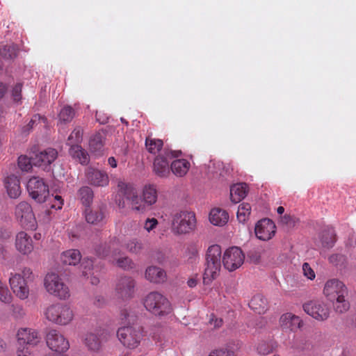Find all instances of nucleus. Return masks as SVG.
Returning a JSON list of instances; mask_svg holds the SVG:
<instances>
[{"label":"nucleus","instance_id":"423d86ee","mask_svg":"<svg viewBox=\"0 0 356 356\" xmlns=\"http://www.w3.org/2000/svg\"><path fill=\"white\" fill-rule=\"evenodd\" d=\"M47 291L60 299H66L70 296L68 287L64 284L60 276L54 273L47 274L44 280Z\"/></svg>","mask_w":356,"mask_h":356},{"label":"nucleus","instance_id":"37998d69","mask_svg":"<svg viewBox=\"0 0 356 356\" xmlns=\"http://www.w3.org/2000/svg\"><path fill=\"white\" fill-rule=\"evenodd\" d=\"M83 138V129L81 127H76L67 139V144L74 145L80 143Z\"/></svg>","mask_w":356,"mask_h":356},{"label":"nucleus","instance_id":"4c0bfd02","mask_svg":"<svg viewBox=\"0 0 356 356\" xmlns=\"http://www.w3.org/2000/svg\"><path fill=\"white\" fill-rule=\"evenodd\" d=\"M76 115V111L71 106H64L60 111L58 118L60 123L66 124L72 122Z\"/></svg>","mask_w":356,"mask_h":356},{"label":"nucleus","instance_id":"f704fd0d","mask_svg":"<svg viewBox=\"0 0 356 356\" xmlns=\"http://www.w3.org/2000/svg\"><path fill=\"white\" fill-rule=\"evenodd\" d=\"M84 343L92 351H98L101 348V340L98 333L89 332L86 334Z\"/></svg>","mask_w":356,"mask_h":356},{"label":"nucleus","instance_id":"c03bdc74","mask_svg":"<svg viewBox=\"0 0 356 356\" xmlns=\"http://www.w3.org/2000/svg\"><path fill=\"white\" fill-rule=\"evenodd\" d=\"M275 347V344L273 341H263L258 344L257 350L259 354L266 355L272 353Z\"/></svg>","mask_w":356,"mask_h":356},{"label":"nucleus","instance_id":"393cba45","mask_svg":"<svg viewBox=\"0 0 356 356\" xmlns=\"http://www.w3.org/2000/svg\"><path fill=\"white\" fill-rule=\"evenodd\" d=\"M5 187L10 198L16 199L21 195L20 181L15 175H10L5 178Z\"/></svg>","mask_w":356,"mask_h":356},{"label":"nucleus","instance_id":"c9c22d12","mask_svg":"<svg viewBox=\"0 0 356 356\" xmlns=\"http://www.w3.org/2000/svg\"><path fill=\"white\" fill-rule=\"evenodd\" d=\"M94 197V193L91 188L89 186H82L78 191V197L81 201L82 204L86 207L89 208Z\"/></svg>","mask_w":356,"mask_h":356},{"label":"nucleus","instance_id":"0e129e2a","mask_svg":"<svg viewBox=\"0 0 356 356\" xmlns=\"http://www.w3.org/2000/svg\"><path fill=\"white\" fill-rule=\"evenodd\" d=\"M197 284V280L195 277H191L188 279L187 282V284L189 287L193 288L195 287Z\"/></svg>","mask_w":356,"mask_h":356},{"label":"nucleus","instance_id":"49530a36","mask_svg":"<svg viewBox=\"0 0 356 356\" xmlns=\"http://www.w3.org/2000/svg\"><path fill=\"white\" fill-rule=\"evenodd\" d=\"M12 299L13 296L8 286L0 280V301L5 304H10Z\"/></svg>","mask_w":356,"mask_h":356},{"label":"nucleus","instance_id":"f257e3e1","mask_svg":"<svg viewBox=\"0 0 356 356\" xmlns=\"http://www.w3.org/2000/svg\"><path fill=\"white\" fill-rule=\"evenodd\" d=\"M323 293L332 302L337 313L343 314L349 309L350 303L346 299L348 288L341 281L337 279L327 280L324 286Z\"/></svg>","mask_w":356,"mask_h":356},{"label":"nucleus","instance_id":"5701e85b","mask_svg":"<svg viewBox=\"0 0 356 356\" xmlns=\"http://www.w3.org/2000/svg\"><path fill=\"white\" fill-rule=\"evenodd\" d=\"M16 249L23 254L31 253L33 249V241L25 232H19L15 237Z\"/></svg>","mask_w":356,"mask_h":356},{"label":"nucleus","instance_id":"cd10ccee","mask_svg":"<svg viewBox=\"0 0 356 356\" xmlns=\"http://www.w3.org/2000/svg\"><path fill=\"white\" fill-rule=\"evenodd\" d=\"M60 261L64 265L76 266L81 260V254L79 250L71 249L63 252L60 254Z\"/></svg>","mask_w":356,"mask_h":356},{"label":"nucleus","instance_id":"13d9d810","mask_svg":"<svg viewBox=\"0 0 356 356\" xmlns=\"http://www.w3.org/2000/svg\"><path fill=\"white\" fill-rule=\"evenodd\" d=\"M330 263L335 266H338L340 263H343L345 260L343 255L341 254H334L329 257Z\"/></svg>","mask_w":356,"mask_h":356},{"label":"nucleus","instance_id":"473e14b6","mask_svg":"<svg viewBox=\"0 0 356 356\" xmlns=\"http://www.w3.org/2000/svg\"><path fill=\"white\" fill-rule=\"evenodd\" d=\"M322 246L325 248H331L336 242V234L332 227L325 228L321 235Z\"/></svg>","mask_w":356,"mask_h":356},{"label":"nucleus","instance_id":"a18cd8bd","mask_svg":"<svg viewBox=\"0 0 356 356\" xmlns=\"http://www.w3.org/2000/svg\"><path fill=\"white\" fill-rule=\"evenodd\" d=\"M33 163L32 162V159L31 157H28L26 155H21L18 158V166L19 168L24 172H29L31 170Z\"/></svg>","mask_w":356,"mask_h":356},{"label":"nucleus","instance_id":"f03ea898","mask_svg":"<svg viewBox=\"0 0 356 356\" xmlns=\"http://www.w3.org/2000/svg\"><path fill=\"white\" fill-rule=\"evenodd\" d=\"M95 252L99 257L106 258L110 262L124 270H129L134 268V264L127 256L121 257L120 241L114 237L108 243L98 245L95 248Z\"/></svg>","mask_w":356,"mask_h":356},{"label":"nucleus","instance_id":"09e8293b","mask_svg":"<svg viewBox=\"0 0 356 356\" xmlns=\"http://www.w3.org/2000/svg\"><path fill=\"white\" fill-rule=\"evenodd\" d=\"M22 84L21 83H17L13 88L11 95L15 102H20L22 99Z\"/></svg>","mask_w":356,"mask_h":356},{"label":"nucleus","instance_id":"ea45409f","mask_svg":"<svg viewBox=\"0 0 356 356\" xmlns=\"http://www.w3.org/2000/svg\"><path fill=\"white\" fill-rule=\"evenodd\" d=\"M145 146L150 154H156L162 149L163 142L162 140L152 138L148 136L145 139Z\"/></svg>","mask_w":356,"mask_h":356},{"label":"nucleus","instance_id":"052dcab7","mask_svg":"<svg viewBox=\"0 0 356 356\" xmlns=\"http://www.w3.org/2000/svg\"><path fill=\"white\" fill-rule=\"evenodd\" d=\"M38 118L37 115H35L34 116V118H32L29 122L27 124V125L24 126L23 128H22V132L23 134H27L29 133V131L33 129L35 122H36V118Z\"/></svg>","mask_w":356,"mask_h":356},{"label":"nucleus","instance_id":"603ef678","mask_svg":"<svg viewBox=\"0 0 356 356\" xmlns=\"http://www.w3.org/2000/svg\"><path fill=\"white\" fill-rule=\"evenodd\" d=\"M17 356H32V348L18 346L17 349Z\"/></svg>","mask_w":356,"mask_h":356},{"label":"nucleus","instance_id":"69168bd1","mask_svg":"<svg viewBox=\"0 0 356 356\" xmlns=\"http://www.w3.org/2000/svg\"><path fill=\"white\" fill-rule=\"evenodd\" d=\"M108 163L112 168H116L117 167V161L113 156H111L108 159Z\"/></svg>","mask_w":356,"mask_h":356},{"label":"nucleus","instance_id":"bb28decb","mask_svg":"<svg viewBox=\"0 0 356 356\" xmlns=\"http://www.w3.org/2000/svg\"><path fill=\"white\" fill-rule=\"evenodd\" d=\"M69 154L74 159L81 165H87L89 163V155L80 145H71L69 149Z\"/></svg>","mask_w":356,"mask_h":356},{"label":"nucleus","instance_id":"6e6d98bb","mask_svg":"<svg viewBox=\"0 0 356 356\" xmlns=\"http://www.w3.org/2000/svg\"><path fill=\"white\" fill-rule=\"evenodd\" d=\"M186 253L188 255V259L193 262V260L195 261L197 257L198 250L195 245H191L188 247Z\"/></svg>","mask_w":356,"mask_h":356},{"label":"nucleus","instance_id":"f8f14e48","mask_svg":"<svg viewBox=\"0 0 356 356\" xmlns=\"http://www.w3.org/2000/svg\"><path fill=\"white\" fill-rule=\"evenodd\" d=\"M195 213L181 211L173 216L172 229L177 234H184L191 230L195 225Z\"/></svg>","mask_w":356,"mask_h":356},{"label":"nucleus","instance_id":"5fc2aeb1","mask_svg":"<svg viewBox=\"0 0 356 356\" xmlns=\"http://www.w3.org/2000/svg\"><path fill=\"white\" fill-rule=\"evenodd\" d=\"M22 277L26 280V282H30L33 280L34 275L33 271L30 268H24L22 271Z\"/></svg>","mask_w":356,"mask_h":356},{"label":"nucleus","instance_id":"6ab92c4d","mask_svg":"<svg viewBox=\"0 0 356 356\" xmlns=\"http://www.w3.org/2000/svg\"><path fill=\"white\" fill-rule=\"evenodd\" d=\"M86 178L89 184L97 187H105L109 184V177L106 171L92 167L86 169Z\"/></svg>","mask_w":356,"mask_h":356},{"label":"nucleus","instance_id":"9d476101","mask_svg":"<svg viewBox=\"0 0 356 356\" xmlns=\"http://www.w3.org/2000/svg\"><path fill=\"white\" fill-rule=\"evenodd\" d=\"M180 151H172L164 149L163 152L159 154L154 161L153 170L154 173L160 177H167L170 172L169 159L180 156Z\"/></svg>","mask_w":356,"mask_h":356},{"label":"nucleus","instance_id":"8fccbe9b","mask_svg":"<svg viewBox=\"0 0 356 356\" xmlns=\"http://www.w3.org/2000/svg\"><path fill=\"white\" fill-rule=\"evenodd\" d=\"M209 356H236L233 350L227 348L216 349L210 353Z\"/></svg>","mask_w":356,"mask_h":356},{"label":"nucleus","instance_id":"1a4fd4ad","mask_svg":"<svg viewBox=\"0 0 356 356\" xmlns=\"http://www.w3.org/2000/svg\"><path fill=\"white\" fill-rule=\"evenodd\" d=\"M15 215L24 228L31 230L36 229V220L32 207L28 202H19L15 207Z\"/></svg>","mask_w":356,"mask_h":356},{"label":"nucleus","instance_id":"3c124183","mask_svg":"<svg viewBox=\"0 0 356 356\" xmlns=\"http://www.w3.org/2000/svg\"><path fill=\"white\" fill-rule=\"evenodd\" d=\"M302 271L304 275L311 280H314L316 277L314 271L307 262L302 264Z\"/></svg>","mask_w":356,"mask_h":356},{"label":"nucleus","instance_id":"e2e57ef3","mask_svg":"<svg viewBox=\"0 0 356 356\" xmlns=\"http://www.w3.org/2000/svg\"><path fill=\"white\" fill-rule=\"evenodd\" d=\"M8 90V86L6 83H0V99L4 96Z\"/></svg>","mask_w":356,"mask_h":356},{"label":"nucleus","instance_id":"f3484780","mask_svg":"<svg viewBox=\"0 0 356 356\" xmlns=\"http://www.w3.org/2000/svg\"><path fill=\"white\" fill-rule=\"evenodd\" d=\"M276 232V226L273 220L264 218L259 220L254 228L255 235L261 241H268L273 238Z\"/></svg>","mask_w":356,"mask_h":356},{"label":"nucleus","instance_id":"c85d7f7f","mask_svg":"<svg viewBox=\"0 0 356 356\" xmlns=\"http://www.w3.org/2000/svg\"><path fill=\"white\" fill-rule=\"evenodd\" d=\"M229 220L227 212L220 208L211 209L209 213V220L211 224L216 226H223Z\"/></svg>","mask_w":356,"mask_h":356},{"label":"nucleus","instance_id":"2f4dec72","mask_svg":"<svg viewBox=\"0 0 356 356\" xmlns=\"http://www.w3.org/2000/svg\"><path fill=\"white\" fill-rule=\"evenodd\" d=\"M145 277L151 282L161 283L166 279L165 272L159 267L150 266L146 269Z\"/></svg>","mask_w":356,"mask_h":356},{"label":"nucleus","instance_id":"6e6552de","mask_svg":"<svg viewBox=\"0 0 356 356\" xmlns=\"http://www.w3.org/2000/svg\"><path fill=\"white\" fill-rule=\"evenodd\" d=\"M117 336L124 346L135 348L143 339L142 329L139 326L122 327L118 329Z\"/></svg>","mask_w":356,"mask_h":356},{"label":"nucleus","instance_id":"aec40b11","mask_svg":"<svg viewBox=\"0 0 356 356\" xmlns=\"http://www.w3.org/2000/svg\"><path fill=\"white\" fill-rule=\"evenodd\" d=\"M135 289L134 280L128 276L120 277L116 283L115 291L122 299L130 298L134 296Z\"/></svg>","mask_w":356,"mask_h":356},{"label":"nucleus","instance_id":"e433bc0d","mask_svg":"<svg viewBox=\"0 0 356 356\" xmlns=\"http://www.w3.org/2000/svg\"><path fill=\"white\" fill-rule=\"evenodd\" d=\"M143 200L142 202L147 205L154 204L157 200V191L156 186L154 185H147L144 187L143 193Z\"/></svg>","mask_w":356,"mask_h":356},{"label":"nucleus","instance_id":"c756f323","mask_svg":"<svg viewBox=\"0 0 356 356\" xmlns=\"http://www.w3.org/2000/svg\"><path fill=\"white\" fill-rule=\"evenodd\" d=\"M248 186L245 183H238L230 187V198L234 203H238L245 197Z\"/></svg>","mask_w":356,"mask_h":356},{"label":"nucleus","instance_id":"ddd939ff","mask_svg":"<svg viewBox=\"0 0 356 356\" xmlns=\"http://www.w3.org/2000/svg\"><path fill=\"white\" fill-rule=\"evenodd\" d=\"M304 311L318 321H325L330 316V309L323 301L311 300L303 305Z\"/></svg>","mask_w":356,"mask_h":356},{"label":"nucleus","instance_id":"72a5a7b5","mask_svg":"<svg viewBox=\"0 0 356 356\" xmlns=\"http://www.w3.org/2000/svg\"><path fill=\"white\" fill-rule=\"evenodd\" d=\"M190 165L189 161L186 159H177L172 163L170 170L176 176L183 177L188 171Z\"/></svg>","mask_w":356,"mask_h":356},{"label":"nucleus","instance_id":"dca6fc26","mask_svg":"<svg viewBox=\"0 0 356 356\" xmlns=\"http://www.w3.org/2000/svg\"><path fill=\"white\" fill-rule=\"evenodd\" d=\"M118 187L119 191L124 197L131 202L133 209L142 211L145 209L141 204L142 200L138 196L136 188L132 184L124 181H119Z\"/></svg>","mask_w":356,"mask_h":356},{"label":"nucleus","instance_id":"412c9836","mask_svg":"<svg viewBox=\"0 0 356 356\" xmlns=\"http://www.w3.org/2000/svg\"><path fill=\"white\" fill-rule=\"evenodd\" d=\"M18 346L34 347L40 341L38 333L31 328H21L17 334Z\"/></svg>","mask_w":356,"mask_h":356},{"label":"nucleus","instance_id":"9b49d317","mask_svg":"<svg viewBox=\"0 0 356 356\" xmlns=\"http://www.w3.org/2000/svg\"><path fill=\"white\" fill-rule=\"evenodd\" d=\"M29 195L37 202H45L49 195V186L43 179L39 177H33L29 179L26 185Z\"/></svg>","mask_w":356,"mask_h":356},{"label":"nucleus","instance_id":"a211bd4d","mask_svg":"<svg viewBox=\"0 0 356 356\" xmlns=\"http://www.w3.org/2000/svg\"><path fill=\"white\" fill-rule=\"evenodd\" d=\"M9 282L13 293L19 299L25 300L29 297V288L28 286V282L22 277L21 274L11 273Z\"/></svg>","mask_w":356,"mask_h":356},{"label":"nucleus","instance_id":"a19ab883","mask_svg":"<svg viewBox=\"0 0 356 356\" xmlns=\"http://www.w3.org/2000/svg\"><path fill=\"white\" fill-rule=\"evenodd\" d=\"M251 212V207L248 203H242L238 206L236 217L240 222H245Z\"/></svg>","mask_w":356,"mask_h":356},{"label":"nucleus","instance_id":"4be33fe9","mask_svg":"<svg viewBox=\"0 0 356 356\" xmlns=\"http://www.w3.org/2000/svg\"><path fill=\"white\" fill-rule=\"evenodd\" d=\"M82 275L89 278L90 276V282L93 285H97L99 282V267H94V261L92 259L85 258L81 264Z\"/></svg>","mask_w":356,"mask_h":356},{"label":"nucleus","instance_id":"7c9ffc66","mask_svg":"<svg viewBox=\"0 0 356 356\" xmlns=\"http://www.w3.org/2000/svg\"><path fill=\"white\" fill-rule=\"evenodd\" d=\"M248 305L251 309L259 314H264L268 309L267 300L261 294L254 296Z\"/></svg>","mask_w":356,"mask_h":356},{"label":"nucleus","instance_id":"58836bf2","mask_svg":"<svg viewBox=\"0 0 356 356\" xmlns=\"http://www.w3.org/2000/svg\"><path fill=\"white\" fill-rule=\"evenodd\" d=\"M104 136L102 133H96L93 135L89 141L90 149L92 152L100 153L104 147Z\"/></svg>","mask_w":356,"mask_h":356},{"label":"nucleus","instance_id":"bf43d9fd","mask_svg":"<svg viewBox=\"0 0 356 356\" xmlns=\"http://www.w3.org/2000/svg\"><path fill=\"white\" fill-rule=\"evenodd\" d=\"M12 309L15 318H22L25 314L23 307L19 305H13Z\"/></svg>","mask_w":356,"mask_h":356},{"label":"nucleus","instance_id":"774afa93","mask_svg":"<svg viewBox=\"0 0 356 356\" xmlns=\"http://www.w3.org/2000/svg\"><path fill=\"white\" fill-rule=\"evenodd\" d=\"M277 213H279L280 215H282L284 213V208L283 207H279L277 209Z\"/></svg>","mask_w":356,"mask_h":356},{"label":"nucleus","instance_id":"4d7b16f0","mask_svg":"<svg viewBox=\"0 0 356 356\" xmlns=\"http://www.w3.org/2000/svg\"><path fill=\"white\" fill-rule=\"evenodd\" d=\"M158 225V220L154 218H147L145 222L144 228L148 232L153 230Z\"/></svg>","mask_w":356,"mask_h":356},{"label":"nucleus","instance_id":"338daca9","mask_svg":"<svg viewBox=\"0 0 356 356\" xmlns=\"http://www.w3.org/2000/svg\"><path fill=\"white\" fill-rule=\"evenodd\" d=\"M63 204V202L54 201V202L51 205V208L55 209H60L62 208Z\"/></svg>","mask_w":356,"mask_h":356},{"label":"nucleus","instance_id":"20e7f679","mask_svg":"<svg viewBox=\"0 0 356 356\" xmlns=\"http://www.w3.org/2000/svg\"><path fill=\"white\" fill-rule=\"evenodd\" d=\"M143 304L145 309L155 316H165L172 312V306L168 298L156 291L149 293Z\"/></svg>","mask_w":356,"mask_h":356},{"label":"nucleus","instance_id":"79ce46f5","mask_svg":"<svg viewBox=\"0 0 356 356\" xmlns=\"http://www.w3.org/2000/svg\"><path fill=\"white\" fill-rule=\"evenodd\" d=\"M126 249L132 254H139L143 249V244L140 240L132 238L125 243Z\"/></svg>","mask_w":356,"mask_h":356},{"label":"nucleus","instance_id":"a878e982","mask_svg":"<svg viewBox=\"0 0 356 356\" xmlns=\"http://www.w3.org/2000/svg\"><path fill=\"white\" fill-rule=\"evenodd\" d=\"M85 218L88 223L99 225L104 222L105 216L100 207H89L85 210Z\"/></svg>","mask_w":356,"mask_h":356},{"label":"nucleus","instance_id":"7ed1b4c3","mask_svg":"<svg viewBox=\"0 0 356 356\" xmlns=\"http://www.w3.org/2000/svg\"><path fill=\"white\" fill-rule=\"evenodd\" d=\"M221 268V248L218 245H211L206 254V268L204 282L208 284L218 276Z\"/></svg>","mask_w":356,"mask_h":356},{"label":"nucleus","instance_id":"39448f33","mask_svg":"<svg viewBox=\"0 0 356 356\" xmlns=\"http://www.w3.org/2000/svg\"><path fill=\"white\" fill-rule=\"evenodd\" d=\"M44 316L54 323L66 325L72 321L74 313L69 305L58 303L48 307L44 312Z\"/></svg>","mask_w":356,"mask_h":356},{"label":"nucleus","instance_id":"2eb2a0df","mask_svg":"<svg viewBox=\"0 0 356 356\" xmlns=\"http://www.w3.org/2000/svg\"><path fill=\"white\" fill-rule=\"evenodd\" d=\"M46 341L48 347L55 352L65 353L70 348L68 340L56 330H51L47 333Z\"/></svg>","mask_w":356,"mask_h":356},{"label":"nucleus","instance_id":"4468645a","mask_svg":"<svg viewBox=\"0 0 356 356\" xmlns=\"http://www.w3.org/2000/svg\"><path fill=\"white\" fill-rule=\"evenodd\" d=\"M244 259L245 256L241 249L234 246L225 252L222 262L227 270L234 271L243 264Z\"/></svg>","mask_w":356,"mask_h":356},{"label":"nucleus","instance_id":"0eeeda50","mask_svg":"<svg viewBox=\"0 0 356 356\" xmlns=\"http://www.w3.org/2000/svg\"><path fill=\"white\" fill-rule=\"evenodd\" d=\"M36 149L35 147L31 149V159L33 165L44 171H50L51 164L58 156V152L51 147L43 150Z\"/></svg>","mask_w":356,"mask_h":356},{"label":"nucleus","instance_id":"b1692460","mask_svg":"<svg viewBox=\"0 0 356 356\" xmlns=\"http://www.w3.org/2000/svg\"><path fill=\"white\" fill-rule=\"evenodd\" d=\"M280 325L283 329H289L295 332L302 325V321L299 316L291 313H286L280 317Z\"/></svg>","mask_w":356,"mask_h":356},{"label":"nucleus","instance_id":"680f3d73","mask_svg":"<svg viewBox=\"0 0 356 356\" xmlns=\"http://www.w3.org/2000/svg\"><path fill=\"white\" fill-rule=\"evenodd\" d=\"M209 323L211 325H213L214 327H220L222 325V319L215 318L214 316L210 318Z\"/></svg>","mask_w":356,"mask_h":356},{"label":"nucleus","instance_id":"de8ad7c7","mask_svg":"<svg viewBox=\"0 0 356 356\" xmlns=\"http://www.w3.org/2000/svg\"><path fill=\"white\" fill-rule=\"evenodd\" d=\"M265 252V249L263 247H257L251 250L248 256L252 262L254 264H259L261 261V256Z\"/></svg>","mask_w":356,"mask_h":356},{"label":"nucleus","instance_id":"864d4df0","mask_svg":"<svg viewBox=\"0 0 356 356\" xmlns=\"http://www.w3.org/2000/svg\"><path fill=\"white\" fill-rule=\"evenodd\" d=\"M0 54L7 59H12L14 56V49L10 46H5L0 50Z\"/></svg>","mask_w":356,"mask_h":356}]
</instances>
